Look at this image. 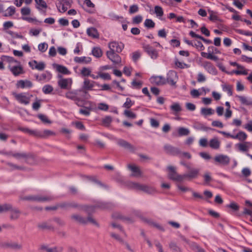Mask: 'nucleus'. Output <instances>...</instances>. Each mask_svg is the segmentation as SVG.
Returning a JSON list of instances; mask_svg holds the SVG:
<instances>
[{
	"instance_id": "nucleus-1",
	"label": "nucleus",
	"mask_w": 252,
	"mask_h": 252,
	"mask_svg": "<svg viewBox=\"0 0 252 252\" xmlns=\"http://www.w3.org/2000/svg\"><path fill=\"white\" fill-rule=\"evenodd\" d=\"M129 188L136 190L143 191L147 193H153L156 192L154 187L146 185L140 184L135 182H129L127 183Z\"/></svg>"
},
{
	"instance_id": "nucleus-2",
	"label": "nucleus",
	"mask_w": 252,
	"mask_h": 252,
	"mask_svg": "<svg viewBox=\"0 0 252 252\" xmlns=\"http://www.w3.org/2000/svg\"><path fill=\"white\" fill-rule=\"evenodd\" d=\"M54 197L51 195H34L21 198L22 200H27L36 202H48L52 200Z\"/></svg>"
},
{
	"instance_id": "nucleus-3",
	"label": "nucleus",
	"mask_w": 252,
	"mask_h": 252,
	"mask_svg": "<svg viewBox=\"0 0 252 252\" xmlns=\"http://www.w3.org/2000/svg\"><path fill=\"white\" fill-rule=\"evenodd\" d=\"M168 170V177L169 179L177 182L183 181V175L179 174L175 167L169 166L167 167Z\"/></svg>"
},
{
	"instance_id": "nucleus-4",
	"label": "nucleus",
	"mask_w": 252,
	"mask_h": 252,
	"mask_svg": "<svg viewBox=\"0 0 252 252\" xmlns=\"http://www.w3.org/2000/svg\"><path fill=\"white\" fill-rule=\"evenodd\" d=\"M8 67L14 76H18L25 73L24 68L20 62L15 64L8 65Z\"/></svg>"
},
{
	"instance_id": "nucleus-5",
	"label": "nucleus",
	"mask_w": 252,
	"mask_h": 252,
	"mask_svg": "<svg viewBox=\"0 0 252 252\" xmlns=\"http://www.w3.org/2000/svg\"><path fill=\"white\" fill-rule=\"evenodd\" d=\"M58 78L60 79L58 81V84L61 89H69L71 88L72 84V79L71 78H63L61 75H58Z\"/></svg>"
},
{
	"instance_id": "nucleus-6",
	"label": "nucleus",
	"mask_w": 252,
	"mask_h": 252,
	"mask_svg": "<svg viewBox=\"0 0 252 252\" xmlns=\"http://www.w3.org/2000/svg\"><path fill=\"white\" fill-rule=\"evenodd\" d=\"M188 172L183 175V181L185 179H196L198 178L200 173V169L196 168H191L190 166L188 169Z\"/></svg>"
},
{
	"instance_id": "nucleus-7",
	"label": "nucleus",
	"mask_w": 252,
	"mask_h": 252,
	"mask_svg": "<svg viewBox=\"0 0 252 252\" xmlns=\"http://www.w3.org/2000/svg\"><path fill=\"white\" fill-rule=\"evenodd\" d=\"M109 51H113L118 53H121L124 48V44L122 42L111 41L108 44Z\"/></svg>"
},
{
	"instance_id": "nucleus-8",
	"label": "nucleus",
	"mask_w": 252,
	"mask_h": 252,
	"mask_svg": "<svg viewBox=\"0 0 252 252\" xmlns=\"http://www.w3.org/2000/svg\"><path fill=\"white\" fill-rule=\"evenodd\" d=\"M14 95L19 102L25 105L29 104L32 96V95L30 96L25 93L15 94Z\"/></svg>"
},
{
	"instance_id": "nucleus-9",
	"label": "nucleus",
	"mask_w": 252,
	"mask_h": 252,
	"mask_svg": "<svg viewBox=\"0 0 252 252\" xmlns=\"http://www.w3.org/2000/svg\"><path fill=\"white\" fill-rule=\"evenodd\" d=\"M116 53L108 51L106 52V56L114 64H119L122 62V59L121 57Z\"/></svg>"
},
{
	"instance_id": "nucleus-10",
	"label": "nucleus",
	"mask_w": 252,
	"mask_h": 252,
	"mask_svg": "<svg viewBox=\"0 0 252 252\" xmlns=\"http://www.w3.org/2000/svg\"><path fill=\"white\" fill-rule=\"evenodd\" d=\"M178 80V75L176 71L170 70L167 74L166 80L168 84L174 85Z\"/></svg>"
},
{
	"instance_id": "nucleus-11",
	"label": "nucleus",
	"mask_w": 252,
	"mask_h": 252,
	"mask_svg": "<svg viewBox=\"0 0 252 252\" xmlns=\"http://www.w3.org/2000/svg\"><path fill=\"white\" fill-rule=\"evenodd\" d=\"M144 51L151 57L153 59H156L158 57V53L157 51L150 45H145L143 46Z\"/></svg>"
},
{
	"instance_id": "nucleus-12",
	"label": "nucleus",
	"mask_w": 252,
	"mask_h": 252,
	"mask_svg": "<svg viewBox=\"0 0 252 252\" xmlns=\"http://www.w3.org/2000/svg\"><path fill=\"white\" fill-rule=\"evenodd\" d=\"M214 160L216 162L224 165H227L230 162L229 158L227 156L224 155L216 156L214 158Z\"/></svg>"
},
{
	"instance_id": "nucleus-13",
	"label": "nucleus",
	"mask_w": 252,
	"mask_h": 252,
	"mask_svg": "<svg viewBox=\"0 0 252 252\" xmlns=\"http://www.w3.org/2000/svg\"><path fill=\"white\" fill-rule=\"evenodd\" d=\"M59 207H61L62 208H67V207H73V208H77L78 207V205L74 203V202H70V203H64L61 204L60 206H56L53 207H46V210H55Z\"/></svg>"
},
{
	"instance_id": "nucleus-14",
	"label": "nucleus",
	"mask_w": 252,
	"mask_h": 252,
	"mask_svg": "<svg viewBox=\"0 0 252 252\" xmlns=\"http://www.w3.org/2000/svg\"><path fill=\"white\" fill-rule=\"evenodd\" d=\"M16 87L18 88H31L32 87V83L28 80H20L17 82Z\"/></svg>"
},
{
	"instance_id": "nucleus-15",
	"label": "nucleus",
	"mask_w": 252,
	"mask_h": 252,
	"mask_svg": "<svg viewBox=\"0 0 252 252\" xmlns=\"http://www.w3.org/2000/svg\"><path fill=\"white\" fill-rule=\"evenodd\" d=\"M150 82L154 85H161L165 84L166 80L162 76H153L150 78Z\"/></svg>"
},
{
	"instance_id": "nucleus-16",
	"label": "nucleus",
	"mask_w": 252,
	"mask_h": 252,
	"mask_svg": "<svg viewBox=\"0 0 252 252\" xmlns=\"http://www.w3.org/2000/svg\"><path fill=\"white\" fill-rule=\"evenodd\" d=\"M53 66L60 73L65 75H69L71 73V72L65 66L57 63L53 64Z\"/></svg>"
},
{
	"instance_id": "nucleus-17",
	"label": "nucleus",
	"mask_w": 252,
	"mask_h": 252,
	"mask_svg": "<svg viewBox=\"0 0 252 252\" xmlns=\"http://www.w3.org/2000/svg\"><path fill=\"white\" fill-rule=\"evenodd\" d=\"M55 133L50 130L45 129L43 131L36 130L35 137L46 138L51 135H55Z\"/></svg>"
},
{
	"instance_id": "nucleus-18",
	"label": "nucleus",
	"mask_w": 252,
	"mask_h": 252,
	"mask_svg": "<svg viewBox=\"0 0 252 252\" xmlns=\"http://www.w3.org/2000/svg\"><path fill=\"white\" fill-rule=\"evenodd\" d=\"M209 145L212 149L218 150L220 147V142L217 137H214L210 140Z\"/></svg>"
},
{
	"instance_id": "nucleus-19",
	"label": "nucleus",
	"mask_w": 252,
	"mask_h": 252,
	"mask_svg": "<svg viewBox=\"0 0 252 252\" xmlns=\"http://www.w3.org/2000/svg\"><path fill=\"white\" fill-rule=\"evenodd\" d=\"M117 144L119 146L128 149L130 151L133 152L135 150V148L132 145L123 139H119L117 142Z\"/></svg>"
},
{
	"instance_id": "nucleus-20",
	"label": "nucleus",
	"mask_w": 252,
	"mask_h": 252,
	"mask_svg": "<svg viewBox=\"0 0 252 252\" xmlns=\"http://www.w3.org/2000/svg\"><path fill=\"white\" fill-rule=\"evenodd\" d=\"M80 90H75L68 91L65 94V97L69 99L73 100H76L79 99L78 97L79 92H80Z\"/></svg>"
},
{
	"instance_id": "nucleus-21",
	"label": "nucleus",
	"mask_w": 252,
	"mask_h": 252,
	"mask_svg": "<svg viewBox=\"0 0 252 252\" xmlns=\"http://www.w3.org/2000/svg\"><path fill=\"white\" fill-rule=\"evenodd\" d=\"M127 167L132 172V176L138 177L141 176V172L138 167L134 165L128 164Z\"/></svg>"
},
{
	"instance_id": "nucleus-22",
	"label": "nucleus",
	"mask_w": 252,
	"mask_h": 252,
	"mask_svg": "<svg viewBox=\"0 0 252 252\" xmlns=\"http://www.w3.org/2000/svg\"><path fill=\"white\" fill-rule=\"evenodd\" d=\"M3 246L5 248L12 249L15 250H21L22 248L21 244H20L17 242H7L4 243Z\"/></svg>"
},
{
	"instance_id": "nucleus-23",
	"label": "nucleus",
	"mask_w": 252,
	"mask_h": 252,
	"mask_svg": "<svg viewBox=\"0 0 252 252\" xmlns=\"http://www.w3.org/2000/svg\"><path fill=\"white\" fill-rule=\"evenodd\" d=\"M237 70H234L232 71L231 72H228V74H232L233 73L236 75H247L248 74V70L245 68L241 65L240 64L238 66Z\"/></svg>"
},
{
	"instance_id": "nucleus-24",
	"label": "nucleus",
	"mask_w": 252,
	"mask_h": 252,
	"mask_svg": "<svg viewBox=\"0 0 252 252\" xmlns=\"http://www.w3.org/2000/svg\"><path fill=\"white\" fill-rule=\"evenodd\" d=\"M236 97L238 98L243 105H252V99L242 95H236Z\"/></svg>"
},
{
	"instance_id": "nucleus-25",
	"label": "nucleus",
	"mask_w": 252,
	"mask_h": 252,
	"mask_svg": "<svg viewBox=\"0 0 252 252\" xmlns=\"http://www.w3.org/2000/svg\"><path fill=\"white\" fill-rule=\"evenodd\" d=\"M205 69L210 74L216 75L217 71L216 68L209 62L205 63L204 66Z\"/></svg>"
},
{
	"instance_id": "nucleus-26",
	"label": "nucleus",
	"mask_w": 252,
	"mask_h": 252,
	"mask_svg": "<svg viewBox=\"0 0 252 252\" xmlns=\"http://www.w3.org/2000/svg\"><path fill=\"white\" fill-rule=\"evenodd\" d=\"M250 143L246 142L244 143H240L236 145L239 150L241 152H247L250 148Z\"/></svg>"
},
{
	"instance_id": "nucleus-27",
	"label": "nucleus",
	"mask_w": 252,
	"mask_h": 252,
	"mask_svg": "<svg viewBox=\"0 0 252 252\" xmlns=\"http://www.w3.org/2000/svg\"><path fill=\"white\" fill-rule=\"evenodd\" d=\"M87 33L88 36L96 38L99 37V34L97 30L93 27L89 28L87 30Z\"/></svg>"
},
{
	"instance_id": "nucleus-28",
	"label": "nucleus",
	"mask_w": 252,
	"mask_h": 252,
	"mask_svg": "<svg viewBox=\"0 0 252 252\" xmlns=\"http://www.w3.org/2000/svg\"><path fill=\"white\" fill-rule=\"evenodd\" d=\"M94 82L91 81L87 78H85L83 82V89L86 90H91L94 87Z\"/></svg>"
},
{
	"instance_id": "nucleus-29",
	"label": "nucleus",
	"mask_w": 252,
	"mask_h": 252,
	"mask_svg": "<svg viewBox=\"0 0 252 252\" xmlns=\"http://www.w3.org/2000/svg\"><path fill=\"white\" fill-rule=\"evenodd\" d=\"M170 109L174 115H176L182 111V107L179 103L174 102L170 106Z\"/></svg>"
},
{
	"instance_id": "nucleus-30",
	"label": "nucleus",
	"mask_w": 252,
	"mask_h": 252,
	"mask_svg": "<svg viewBox=\"0 0 252 252\" xmlns=\"http://www.w3.org/2000/svg\"><path fill=\"white\" fill-rule=\"evenodd\" d=\"M74 61L77 63H89L91 62L92 59L90 57H75L74 59Z\"/></svg>"
},
{
	"instance_id": "nucleus-31",
	"label": "nucleus",
	"mask_w": 252,
	"mask_h": 252,
	"mask_svg": "<svg viewBox=\"0 0 252 252\" xmlns=\"http://www.w3.org/2000/svg\"><path fill=\"white\" fill-rule=\"evenodd\" d=\"M175 67L181 69L188 68L189 65L184 62L180 61L178 59L175 58L174 60Z\"/></svg>"
},
{
	"instance_id": "nucleus-32",
	"label": "nucleus",
	"mask_w": 252,
	"mask_h": 252,
	"mask_svg": "<svg viewBox=\"0 0 252 252\" xmlns=\"http://www.w3.org/2000/svg\"><path fill=\"white\" fill-rule=\"evenodd\" d=\"M247 138V134L244 131H239L236 135L232 136V139H237L241 141L245 140Z\"/></svg>"
},
{
	"instance_id": "nucleus-33",
	"label": "nucleus",
	"mask_w": 252,
	"mask_h": 252,
	"mask_svg": "<svg viewBox=\"0 0 252 252\" xmlns=\"http://www.w3.org/2000/svg\"><path fill=\"white\" fill-rule=\"evenodd\" d=\"M214 113V110L211 108H202L200 114L204 117L212 115Z\"/></svg>"
},
{
	"instance_id": "nucleus-34",
	"label": "nucleus",
	"mask_w": 252,
	"mask_h": 252,
	"mask_svg": "<svg viewBox=\"0 0 252 252\" xmlns=\"http://www.w3.org/2000/svg\"><path fill=\"white\" fill-rule=\"evenodd\" d=\"M52 75L49 72L46 71L42 73L39 78V81H49L52 78Z\"/></svg>"
},
{
	"instance_id": "nucleus-35",
	"label": "nucleus",
	"mask_w": 252,
	"mask_h": 252,
	"mask_svg": "<svg viewBox=\"0 0 252 252\" xmlns=\"http://www.w3.org/2000/svg\"><path fill=\"white\" fill-rule=\"evenodd\" d=\"M164 149L167 152L172 154L177 155L180 153V150L178 149L175 148L170 145H165L164 146Z\"/></svg>"
},
{
	"instance_id": "nucleus-36",
	"label": "nucleus",
	"mask_w": 252,
	"mask_h": 252,
	"mask_svg": "<svg viewBox=\"0 0 252 252\" xmlns=\"http://www.w3.org/2000/svg\"><path fill=\"white\" fill-rule=\"evenodd\" d=\"M36 3V8L38 10H41L43 8L46 9L47 5L46 2L43 0H34Z\"/></svg>"
},
{
	"instance_id": "nucleus-37",
	"label": "nucleus",
	"mask_w": 252,
	"mask_h": 252,
	"mask_svg": "<svg viewBox=\"0 0 252 252\" xmlns=\"http://www.w3.org/2000/svg\"><path fill=\"white\" fill-rule=\"evenodd\" d=\"M71 219H72L73 220H74V221H75L76 222H78V223H83V224L87 223V220H86L85 219L82 218V217H81L80 216H79L77 214H75V215H72L71 216Z\"/></svg>"
},
{
	"instance_id": "nucleus-38",
	"label": "nucleus",
	"mask_w": 252,
	"mask_h": 252,
	"mask_svg": "<svg viewBox=\"0 0 252 252\" xmlns=\"http://www.w3.org/2000/svg\"><path fill=\"white\" fill-rule=\"evenodd\" d=\"M92 54L97 58H100L102 56V51L98 47H94L92 51Z\"/></svg>"
},
{
	"instance_id": "nucleus-39",
	"label": "nucleus",
	"mask_w": 252,
	"mask_h": 252,
	"mask_svg": "<svg viewBox=\"0 0 252 252\" xmlns=\"http://www.w3.org/2000/svg\"><path fill=\"white\" fill-rule=\"evenodd\" d=\"M222 88L223 91L227 92L229 96L232 95V88L233 86L230 85L224 84L222 85Z\"/></svg>"
},
{
	"instance_id": "nucleus-40",
	"label": "nucleus",
	"mask_w": 252,
	"mask_h": 252,
	"mask_svg": "<svg viewBox=\"0 0 252 252\" xmlns=\"http://www.w3.org/2000/svg\"><path fill=\"white\" fill-rule=\"evenodd\" d=\"M178 133L180 136L188 135L189 133V130L185 127H180L178 129Z\"/></svg>"
},
{
	"instance_id": "nucleus-41",
	"label": "nucleus",
	"mask_w": 252,
	"mask_h": 252,
	"mask_svg": "<svg viewBox=\"0 0 252 252\" xmlns=\"http://www.w3.org/2000/svg\"><path fill=\"white\" fill-rule=\"evenodd\" d=\"M208 12L210 14L209 17L210 20L213 22L220 21V18L217 15V12L211 10H209Z\"/></svg>"
},
{
	"instance_id": "nucleus-42",
	"label": "nucleus",
	"mask_w": 252,
	"mask_h": 252,
	"mask_svg": "<svg viewBox=\"0 0 252 252\" xmlns=\"http://www.w3.org/2000/svg\"><path fill=\"white\" fill-rule=\"evenodd\" d=\"M201 55L202 57L204 58H206L208 59L212 60L213 61H216L218 60V58L217 56L213 55L210 53H205V52H201Z\"/></svg>"
},
{
	"instance_id": "nucleus-43",
	"label": "nucleus",
	"mask_w": 252,
	"mask_h": 252,
	"mask_svg": "<svg viewBox=\"0 0 252 252\" xmlns=\"http://www.w3.org/2000/svg\"><path fill=\"white\" fill-rule=\"evenodd\" d=\"M15 10L16 9L14 6H10L7 8L6 12L3 15L5 17L12 16L15 13Z\"/></svg>"
},
{
	"instance_id": "nucleus-44",
	"label": "nucleus",
	"mask_w": 252,
	"mask_h": 252,
	"mask_svg": "<svg viewBox=\"0 0 252 252\" xmlns=\"http://www.w3.org/2000/svg\"><path fill=\"white\" fill-rule=\"evenodd\" d=\"M81 74L83 77H87L91 75L92 73L91 69L89 67H83L81 69Z\"/></svg>"
},
{
	"instance_id": "nucleus-45",
	"label": "nucleus",
	"mask_w": 252,
	"mask_h": 252,
	"mask_svg": "<svg viewBox=\"0 0 252 252\" xmlns=\"http://www.w3.org/2000/svg\"><path fill=\"white\" fill-rule=\"evenodd\" d=\"M204 180V183L206 185H209L211 181L212 180L211 177V173L208 171L205 172L203 175Z\"/></svg>"
},
{
	"instance_id": "nucleus-46",
	"label": "nucleus",
	"mask_w": 252,
	"mask_h": 252,
	"mask_svg": "<svg viewBox=\"0 0 252 252\" xmlns=\"http://www.w3.org/2000/svg\"><path fill=\"white\" fill-rule=\"evenodd\" d=\"M19 129L25 133H27L31 135L36 136V130H32L27 127H20Z\"/></svg>"
},
{
	"instance_id": "nucleus-47",
	"label": "nucleus",
	"mask_w": 252,
	"mask_h": 252,
	"mask_svg": "<svg viewBox=\"0 0 252 252\" xmlns=\"http://www.w3.org/2000/svg\"><path fill=\"white\" fill-rule=\"evenodd\" d=\"M155 13L156 14L157 17L160 18L163 15V11L161 6H156L155 7Z\"/></svg>"
},
{
	"instance_id": "nucleus-48",
	"label": "nucleus",
	"mask_w": 252,
	"mask_h": 252,
	"mask_svg": "<svg viewBox=\"0 0 252 252\" xmlns=\"http://www.w3.org/2000/svg\"><path fill=\"white\" fill-rule=\"evenodd\" d=\"M12 157L16 159H19L21 158H26L28 157V155L25 153H15L12 154Z\"/></svg>"
},
{
	"instance_id": "nucleus-49",
	"label": "nucleus",
	"mask_w": 252,
	"mask_h": 252,
	"mask_svg": "<svg viewBox=\"0 0 252 252\" xmlns=\"http://www.w3.org/2000/svg\"><path fill=\"white\" fill-rule=\"evenodd\" d=\"M144 24L145 27L149 29L153 28L155 26V23L154 22L152 19H146Z\"/></svg>"
},
{
	"instance_id": "nucleus-50",
	"label": "nucleus",
	"mask_w": 252,
	"mask_h": 252,
	"mask_svg": "<svg viewBox=\"0 0 252 252\" xmlns=\"http://www.w3.org/2000/svg\"><path fill=\"white\" fill-rule=\"evenodd\" d=\"M20 213L18 210L17 209H13L11 210V219L12 220H16L17 219L19 216Z\"/></svg>"
},
{
	"instance_id": "nucleus-51",
	"label": "nucleus",
	"mask_w": 252,
	"mask_h": 252,
	"mask_svg": "<svg viewBox=\"0 0 252 252\" xmlns=\"http://www.w3.org/2000/svg\"><path fill=\"white\" fill-rule=\"evenodd\" d=\"M56 6L58 11L61 13L65 12L68 8V6H66L60 2L57 4Z\"/></svg>"
},
{
	"instance_id": "nucleus-52",
	"label": "nucleus",
	"mask_w": 252,
	"mask_h": 252,
	"mask_svg": "<svg viewBox=\"0 0 252 252\" xmlns=\"http://www.w3.org/2000/svg\"><path fill=\"white\" fill-rule=\"evenodd\" d=\"M169 247L170 250L174 252H181L180 248L174 242H170Z\"/></svg>"
},
{
	"instance_id": "nucleus-53",
	"label": "nucleus",
	"mask_w": 252,
	"mask_h": 252,
	"mask_svg": "<svg viewBox=\"0 0 252 252\" xmlns=\"http://www.w3.org/2000/svg\"><path fill=\"white\" fill-rule=\"evenodd\" d=\"M43 249L45 250L47 252H62V248H57V247L48 248L47 247H42Z\"/></svg>"
},
{
	"instance_id": "nucleus-54",
	"label": "nucleus",
	"mask_w": 252,
	"mask_h": 252,
	"mask_svg": "<svg viewBox=\"0 0 252 252\" xmlns=\"http://www.w3.org/2000/svg\"><path fill=\"white\" fill-rule=\"evenodd\" d=\"M53 91V87L50 85H46L42 88V91L45 94L51 93Z\"/></svg>"
},
{
	"instance_id": "nucleus-55",
	"label": "nucleus",
	"mask_w": 252,
	"mask_h": 252,
	"mask_svg": "<svg viewBox=\"0 0 252 252\" xmlns=\"http://www.w3.org/2000/svg\"><path fill=\"white\" fill-rule=\"evenodd\" d=\"M124 114L127 118L131 119H135L136 118V115L132 111L128 110H125L124 112Z\"/></svg>"
},
{
	"instance_id": "nucleus-56",
	"label": "nucleus",
	"mask_w": 252,
	"mask_h": 252,
	"mask_svg": "<svg viewBox=\"0 0 252 252\" xmlns=\"http://www.w3.org/2000/svg\"><path fill=\"white\" fill-rule=\"evenodd\" d=\"M12 209L11 205L8 204H4L3 205L0 204V213L7 211Z\"/></svg>"
},
{
	"instance_id": "nucleus-57",
	"label": "nucleus",
	"mask_w": 252,
	"mask_h": 252,
	"mask_svg": "<svg viewBox=\"0 0 252 252\" xmlns=\"http://www.w3.org/2000/svg\"><path fill=\"white\" fill-rule=\"evenodd\" d=\"M48 45L47 43L44 42L39 44L38 46V49L40 52L43 53L45 52L48 49Z\"/></svg>"
},
{
	"instance_id": "nucleus-58",
	"label": "nucleus",
	"mask_w": 252,
	"mask_h": 252,
	"mask_svg": "<svg viewBox=\"0 0 252 252\" xmlns=\"http://www.w3.org/2000/svg\"><path fill=\"white\" fill-rule=\"evenodd\" d=\"M97 74L99 75V77L104 80H110L111 76L108 73H103L101 71H98Z\"/></svg>"
},
{
	"instance_id": "nucleus-59",
	"label": "nucleus",
	"mask_w": 252,
	"mask_h": 252,
	"mask_svg": "<svg viewBox=\"0 0 252 252\" xmlns=\"http://www.w3.org/2000/svg\"><path fill=\"white\" fill-rule=\"evenodd\" d=\"M31 12V10L29 7H24L21 9V13L23 16L30 15Z\"/></svg>"
},
{
	"instance_id": "nucleus-60",
	"label": "nucleus",
	"mask_w": 252,
	"mask_h": 252,
	"mask_svg": "<svg viewBox=\"0 0 252 252\" xmlns=\"http://www.w3.org/2000/svg\"><path fill=\"white\" fill-rule=\"evenodd\" d=\"M226 207L231 208L235 211H237L239 209V206L234 202H231L229 204L227 205Z\"/></svg>"
},
{
	"instance_id": "nucleus-61",
	"label": "nucleus",
	"mask_w": 252,
	"mask_h": 252,
	"mask_svg": "<svg viewBox=\"0 0 252 252\" xmlns=\"http://www.w3.org/2000/svg\"><path fill=\"white\" fill-rule=\"evenodd\" d=\"M139 10L138 6L136 4H133L129 7V13L130 14L136 13Z\"/></svg>"
},
{
	"instance_id": "nucleus-62",
	"label": "nucleus",
	"mask_w": 252,
	"mask_h": 252,
	"mask_svg": "<svg viewBox=\"0 0 252 252\" xmlns=\"http://www.w3.org/2000/svg\"><path fill=\"white\" fill-rule=\"evenodd\" d=\"M133 104L129 98H126V102L123 104V107L127 109L130 108Z\"/></svg>"
},
{
	"instance_id": "nucleus-63",
	"label": "nucleus",
	"mask_w": 252,
	"mask_h": 252,
	"mask_svg": "<svg viewBox=\"0 0 252 252\" xmlns=\"http://www.w3.org/2000/svg\"><path fill=\"white\" fill-rule=\"evenodd\" d=\"M141 54L139 52L136 51L132 53L131 58L132 60L136 62L140 57Z\"/></svg>"
},
{
	"instance_id": "nucleus-64",
	"label": "nucleus",
	"mask_w": 252,
	"mask_h": 252,
	"mask_svg": "<svg viewBox=\"0 0 252 252\" xmlns=\"http://www.w3.org/2000/svg\"><path fill=\"white\" fill-rule=\"evenodd\" d=\"M244 128L248 131L252 132V121H250L244 126Z\"/></svg>"
}]
</instances>
